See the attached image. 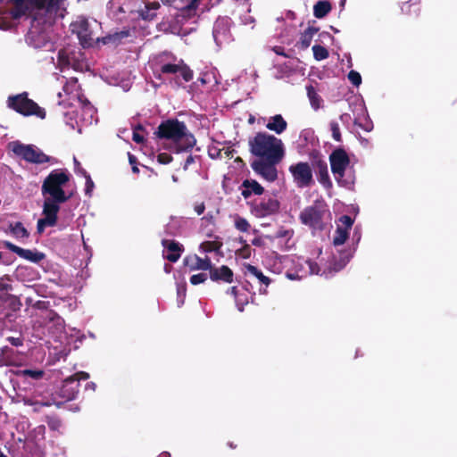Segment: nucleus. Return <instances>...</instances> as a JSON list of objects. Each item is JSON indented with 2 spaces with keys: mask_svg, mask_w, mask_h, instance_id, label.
<instances>
[{
  "mask_svg": "<svg viewBox=\"0 0 457 457\" xmlns=\"http://www.w3.org/2000/svg\"><path fill=\"white\" fill-rule=\"evenodd\" d=\"M88 23L87 21H82L79 24V29L77 31L78 37L83 47H87L92 45L93 38L87 29Z\"/></svg>",
  "mask_w": 457,
  "mask_h": 457,
  "instance_id": "393cba45",
  "label": "nucleus"
},
{
  "mask_svg": "<svg viewBox=\"0 0 457 457\" xmlns=\"http://www.w3.org/2000/svg\"><path fill=\"white\" fill-rule=\"evenodd\" d=\"M195 162V157L193 155H188L187 158L185 161V164L183 166V169L187 170L188 167Z\"/></svg>",
  "mask_w": 457,
  "mask_h": 457,
  "instance_id": "13d9d810",
  "label": "nucleus"
},
{
  "mask_svg": "<svg viewBox=\"0 0 457 457\" xmlns=\"http://www.w3.org/2000/svg\"><path fill=\"white\" fill-rule=\"evenodd\" d=\"M239 243L245 245V244H246V241L243 237H239Z\"/></svg>",
  "mask_w": 457,
  "mask_h": 457,
  "instance_id": "338daca9",
  "label": "nucleus"
},
{
  "mask_svg": "<svg viewBox=\"0 0 457 457\" xmlns=\"http://www.w3.org/2000/svg\"><path fill=\"white\" fill-rule=\"evenodd\" d=\"M46 421L51 430H58L62 426V421L57 416H46Z\"/></svg>",
  "mask_w": 457,
  "mask_h": 457,
  "instance_id": "c9c22d12",
  "label": "nucleus"
},
{
  "mask_svg": "<svg viewBox=\"0 0 457 457\" xmlns=\"http://www.w3.org/2000/svg\"><path fill=\"white\" fill-rule=\"evenodd\" d=\"M330 218V211L323 201H315L313 204L305 207L299 215L301 223L309 227L312 233L323 231Z\"/></svg>",
  "mask_w": 457,
  "mask_h": 457,
  "instance_id": "39448f33",
  "label": "nucleus"
},
{
  "mask_svg": "<svg viewBox=\"0 0 457 457\" xmlns=\"http://www.w3.org/2000/svg\"><path fill=\"white\" fill-rule=\"evenodd\" d=\"M283 157L260 158L251 162L252 170L262 179L273 182L278 179L277 165Z\"/></svg>",
  "mask_w": 457,
  "mask_h": 457,
  "instance_id": "9b49d317",
  "label": "nucleus"
},
{
  "mask_svg": "<svg viewBox=\"0 0 457 457\" xmlns=\"http://www.w3.org/2000/svg\"><path fill=\"white\" fill-rule=\"evenodd\" d=\"M307 96L310 100L311 105L314 110H319L321 106L322 99L317 93L312 85L306 87Z\"/></svg>",
  "mask_w": 457,
  "mask_h": 457,
  "instance_id": "bb28decb",
  "label": "nucleus"
},
{
  "mask_svg": "<svg viewBox=\"0 0 457 457\" xmlns=\"http://www.w3.org/2000/svg\"><path fill=\"white\" fill-rule=\"evenodd\" d=\"M269 130L274 131L276 134H282L287 128V122L281 114L271 116L266 124Z\"/></svg>",
  "mask_w": 457,
  "mask_h": 457,
  "instance_id": "5701e85b",
  "label": "nucleus"
},
{
  "mask_svg": "<svg viewBox=\"0 0 457 457\" xmlns=\"http://www.w3.org/2000/svg\"><path fill=\"white\" fill-rule=\"evenodd\" d=\"M15 375L22 376V377H29L33 379H39L43 377V370H19L15 371Z\"/></svg>",
  "mask_w": 457,
  "mask_h": 457,
  "instance_id": "473e14b6",
  "label": "nucleus"
},
{
  "mask_svg": "<svg viewBox=\"0 0 457 457\" xmlns=\"http://www.w3.org/2000/svg\"><path fill=\"white\" fill-rule=\"evenodd\" d=\"M329 127L333 139L337 142H342V135L340 132L339 124L337 121L332 120L329 123Z\"/></svg>",
  "mask_w": 457,
  "mask_h": 457,
  "instance_id": "e433bc0d",
  "label": "nucleus"
},
{
  "mask_svg": "<svg viewBox=\"0 0 457 457\" xmlns=\"http://www.w3.org/2000/svg\"><path fill=\"white\" fill-rule=\"evenodd\" d=\"M9 352H12V349L8 348V347H4L3 350H2V354L4 355V365L5 366H12V365H14V362L12 361V360H8V359H5L4 355L6 353H8Z\"/></svg>",
  "mask_w": 457,
  "mask_h": 457,
  "instance_id": "864d4df0",
  "label": "nucleus"
},
{
  "mask_svg": "<svg viewBox=\"0 0 457 457\" xmlns=\"http://www.w3.org/2000/svg\"><path fill=\"white\" fill-rule=\"evenodd\" d=\"M250 153L260 158L284 157V145L280 138L267 132H258L248 141Z\"/></svg>",
  "mask_w": 457,
  "mask_h": 457,
  "instance_id": "7ed1b4c3",
  "label": "nucleus"
},
{
  "mask_svg": "<svg viewBox=\"0 0 457 457\" xmlns=\"http://www.w3.org/2000/svg\"><path fill=\"white\" fill-rule=\"evenodd\" d=\"M10 232L17 238L29 237V233L21 221L9 224Z\"/></svg>",
  "mask_w": 457,
  "mask_h": 457,
  "instance_id": "cd10ccee",
  "label": "nucleus"
},
{
  "mask_svg": "<svg viewBox=\"0 0 457 457\" xmlns=\"http://www.w3.org/2000/svg\"><path fill=\"white\" fill-rule=\"evenodd\" d=\"M145 6L147 7V9H150L151 11L156 12V11L161 7V4L158 2H153L146 4Z\"/></svg>",
  "mask_w": 457,
  "mask_h": 457,
  "instance_id": "4d7b16f0",
  "label": "nucleus"
},
{
  "mask_svg": "<svg viewBox=\"0 0 457 457\" xmlns=\"http://www.w3.org/2000/svg\"><path fill=\"white\" fill-rule=\"evenodd\" d=\"M228 291L235 297L236 302L237 303V304H239V300L237 298V294H238L237 287H232L229 288Z\"/></svg>",
  "mask_w": 457,
  "mask_h": 457,
  "instance_id": "680f3d73",
  "label": "nucleus"
},
{
  "mask_svg": "<svg viewBox=\"0 0 457 457\" xmlns=\"http://www.w3.org/2000/svg\"><path fill=\"white\" fill-rule=\"evenodd\" d=\"M162 245L165 251L163 257L170 262H176L181 256L184 251V246L175 240L162 239Z\"/></svg>",
  "mask_w": 457,
  "mask_h": 457,
  "instance_id": "6ab92c4d",
  "label": "nucleus"
},
{
  "mask_svg": "<svg viewBox=\"0 0 457 457\" xmlns=\"http://www.w3.org/2000/svg\"><path fill=\"white\" fill-rule=\"evenodd\" d=\"M4 246L11 252L16 253L21 258L38 263L46 258V254L37 250L24 249L9 241L4 242Z\"/></svg>",
  "mask_w": 457,
  "mask_h": 457,
  "instance_id": "2eb2a0df",
  "label": "nucleus"
},
{
  "mask_svg": "<svg viewBox=\"0 0 457 457\" xmlns=\"http://www.w3.org/2000/svg\"><path fill=\"white\" fill-rule=\"evenodd\" d=\"M293 235V230H287L284 228H280L276 232V238H283V237H291Z\"/></svg>",
  "mask_w": 457,
  "mask_h": 457,
  "instance_id": "09e8293b",
  "label": "nucleus"
},
{
  "mask_svg": "<svg viewBox=\"0 0 457 457\" xmlns=\"http://www.w3.org/2000/svg\"><path fill=\"white\" fill-rule=\"evenodd\" d=\"M7 341L13 346H21L23 345V338L21 337H8Z\"/></svg>",
  "mask_w": 457,
  "mask_h": 457,
  "instance_id": "603ef678",
  "label": "nucleus"
},
{
  "mask_svg": "<svg viewBox=\"0 0 457 457\" xmlns=\"http://www.w3.org/2000/svg\"><path fill=\"white\" fill-rule=\"evenodd\" d=\"M9 280L8 276L0 277V292H8L12 289L11 284L5 283L4 280Z\"/></svg>",
  "mask_w": 457,
  "mask_h": 457,
  "instance_id": "a18cd8bd",
  "label": "nucleus"
},
{
  "mask_svg": "<svg viewBox=\"0 0 457 457\" xmlns=\"http://www.w3.org/2000/svg\"><path fill=\"white\" fill-rule=\"evenodd\" d=\"M222 246L220 241H204L200 245V249L205 253L219 251Z\"/></svg>",
  "mask_w": 457,
  "mask_h": 457,
  "instance_id": "7c9ffc66",
  "label": "nucleus"
},
{
  "mask_svg": "<svg viewBox=\"0 0 457 457\" xmlns=\"http://www.w3.org/2000/svg\"><path fill=\"white\" fill-rule=\"evenodd\" d=\"M318 31L319 28L309 26L303 33H301L300 40L298 42L300 48L303 50L307 49L310 46L314 35Z\"/></svg>",
  "mask_w": 457,
  "mask_h": 457,
  "instance_id": "b1692460",
  "label": "nucleus"
},
{
  "mask_svg": "<svg viewBox=\"0 0 457 457\" xmlns=\"http://www.w3.org/2000/svg\"><path fill=\"white\" fill-rule=\"evenodd\" d=\"M63 402H56V401H37L35 403L36 405H38V406H51L53 404H55L58 408H60L62 406Z\"/></svg>",
  "mask_w": 457,
  "mask_h": 457,
  "instance_id": "3c124183",
  "label": "nucleus"
},
{
  "mask_svg": "<svg viewBox=\"0 0 457 457\" xmlns=\"http://www.w3.org/2000/svg\"><path fill=\"white\" fill-rule=\"evenodd\" d=\"M207 279V275L205 273H198V274H195V275H192L190 277V283L192 285H199L201 283H204L205 282Z\"/></svg>",
  "mask_w": 457,
  "mask_h": 457,
  "instance_id": "ea45409f",
  "label": "nucleus"
},
{
  "mask_svg": "<svg viewBox=\"0 0 457 457\" xmlns=\"http://www.w3.org/2000/svg\"><path fill=\"white\" fill-rule=\"evenodd\" d=\"M0 457H6V456L3 453H1Z\"/></svg>",
  "mask_w": 457,
  "mask_h": 457,
  "instance_id": "774afa93",
  "label": "nucleus"
},
{
  "mask_svg": "<svg viewBox=\"0 0 457 457\" xmlns=\"http://www.w3.org/2000/svg\"><path fill=\"white\" fill-rule=\"evenodd\" d=\"M7 104L9 108L24 116L35 115L40 119L46 117V111L29 99L27 92L9 96Z\"/></svg>",
  "mask_w": 457,
  "mask_h": 457,
  "instance_id": "0eeeda50",
  "label": "nucleus"
},
{
  "mask_svg": "<svg viewBox=\"0 0 457 457\" xmlns=\"http://www.w3.org/2000/svg\"><path fill=\"white\" fill-rule=\"evenodd\" d=\"M280 207L279 202L273 197H263L259 203L252 204V212L258 218H264L276 213Z\"/></svg>",
  "mask_w": 457,
  "mask_h": 457,
  "instance_id": "ddd939ff",
  "label": "nucleus"
},
{
  "mask_svg": "<svg viewBox=\"0 0 457 457\" xmlns=\"http://www.w3.org/2000/svg\"><path fill=\"white\" fill-rule=\"evenodd\" d=\"M288 170L298 187H309L314 183L312 170L308 162H299L292 164L289 166Z\"/></svg>",
  "mask_w": 457,
  "mask_h": 457,
  "instance_id": "f8f14e48",
  "label": "nucleus"
},
{
  "mask_svg": "<svg viewBox=\"0 0 457 457\" xmlns=\"http://www.w3.org/2000/svg\"><path fill=\"white\" fill-rule=\"evenodd\" d=\"M173 157L168 153H160L157 155V162L161 164H169L172 162Z\"/></svg>",
  "mask_w": 457,
  "mask_h": 457,
  "instance_id": "a19ab883",
  "label": "nucleus"
},
{
  "mask_svg": "<svg viewBox=\"0 0 457 457\" xmlns=\"http://www.w3.org/2000/svg\"><path fill=\"white\" fill-rule=\"evenodd\" d=\"M184 264L189 267L191 270H209L212 265V261L209 257H205L204 259H203L195 254L192 256H187L184 259Z\"/></svg>",
  "mask_w": 457,
  "mask_h": 457,
  "instance_id": "4be33fe9",
  "label": "nucleus"
},
{
  "mask_svg": "<svg viewBox=\"0 0 457 457\" xmlns=\"http://www.w3.org/2000/svg\"><path fill=\"white\" fill-rule=\"evenodd\" d=\"M246 272L255 277L262 284L268 287L270 283V278L265 276L257 267L247 264L245 265Z\"/></svg>",
  "mask_w": 457,
  "mask_h": 457,
  "instance_id": "c85d7f7f",
  "label": "nucleus"
},
{
  "mask_svg": "<svg viewBox=\"0 0 457 457\" xmlns=\"http://www.w3.org/2000/svg\"><path fill=\"white\" fill-rule=\"evenodd\" d=\"M160 74L156 78L161 79L162 75H174L170 83L177 87L182 86L183 82H189L193 79L194 72L187 64L180 60L178 63H163L160 65Z\"/></svg>",
  "mask_w": 457,
  "mask_h": 457,
  "instance_id": "6e6552de",
  "label": "nucleus"
},
{
  "mask_svg": "<svg viewBox=\"0 0 457 457\" xmlns=\"http://www.w3.org/2000/svg\"><path fill=\"white\" fill-rule=\"evenodd\" d=\"M79 386L76 379L69 377L62 381V386L58 391V395L63 402L74 400L79 395Z\"/></svg>",
  "mask_w": 457,
  "mask_h": 457,
  "instance_id": "a211bd4d",
  "label": "nucleus"
},
{
  "mask_svg": "<svg viewBox=\"0 0 457 457\" xmlns=\"http://www.w3.org/2000/svg\"><path fill=\"white\" fill-rule=\"evenodd\" d=\"M85 179H86L85 194L87 195H90L91 192L95 187V184H94L90 175H87Z\"/></svg>",
  "mask_w": 457,
  "mask_h": 457,
  "instance_id": "de8ad7c7",
  "label": "nucleus"
},
{
  "mask_svg": "<svg viewBox=\"0 0 457 457\" xmlns=\"http://www.w3.org/2000/svg\"><path fill=\"white\" fill-rule=\"evenodd\" d=\"M12 4L10 15L18 20L22 16L31 15L35 10L45 11L56 15L64 0H9Z\"/></svg>",
  "mask_w": 457,
  "mask_h": 457,
  "instance_id": "20e7f679",
  "label": "nucleus"
},
{
  "mask_svg": "<svg viewBox=\"0 0 457 457\" xmlns=\"http://www.w3.org/2000/svg\"><path fill=\"white\" fill-rule=\"evenodd\" d=\"M70 181V174L66 170H52L44 179L41 193L44 197L43 205L54 206L60 211V205L66 203L72 194H66L63 187Z\"/></svg>",
  "mask_w": 457,
  "mask_h": 457,
  "instance_id": "f03ea898",
  "label": "nucleus"
},
{
  "mask_svg": "<svg viewBox=\"0 0 457 457\" xmlns=\"http://www.w3.org/2000/svg\"><path fill=\"white\" fill-rule=\"evenodd\" d=\"M348 79L355 87H358L361 83V74L355 71H351L348 73Z\"/></svg>",
  "mask_w": 457,
  "mask_h": 457,
  "instance_id": "58836bf2",
  "label": "nucleus"
},
{
  "mask_svg": "<svg viewBox=\"0 0 457 457\" xmlns=\"http://www.w3.org/2000/svg\"><path fill=\"white\" fill-rule=\"evenodd\" d=\"M329 162L331 171L334 174L335 179L341 187H347L348 182L344 179L345 170L350 164V158L346 151L338 147L329 154Z\"/></svg>",
  "mask_w": 457,
  "mask_h": 457,
  "instance_id": "1a4fd4ad",
  "label": "nucleus"
},
{
  "mask_svg": "<svg viewBox=\"0 0 457 457\" xmlns=\"http://www.w3.org/2000/svg\"><path fill=\"white\" fill-rule=\"evenodd\" d=\"M9 146L14 154L30 163L42 164L54 160L32 145H24L19 141H15L10 143Z\"/></svg>",
  "mask_w": 457,
  "mask_h": 457,
  "instance_id": "9d476101",
  "label": "nucleus"
},
{
  "mask_svg": "<svg viewBox=\"0 0 457 457\" xmlns=\"http://www.w3.org/2000/svg\"><path fill=\"white\" fill-rule=\"evenodd\" d=\"M252 253V249L248 244H245V245H242L240 249H237L236 251V254L243 259H248L250 258Z\"/></svg>",
  "mask_w": 457,
  "mask_h": 457,
  "instance_id": "4c0bfd02",
  "label": "nucleus"
},
{
  "mask_svg": "<svg viewBox=\"0 0 457 457\" xmlns=\"http://www.w3.org/2000/svg\"><path fill=\"white\" fill-rule=\"evenodd\" d=\"M312 166L316 170L318 181L324 188L330 190L333 187V183L328 174V164L319 153L313 156Z\"/></svg>",
  "mask_w": 457,
  "mask_h": 457,
  "instance_id": "4468645a",
  "label": "nucleus"
},
{
  "mask_svg": "<svg viewBox=\"0 0 457 457\" xmlns=\"http://www.w3.org/2000/svg\"><path fill=\"white\" fill-rule=\"evenodd\" d=\"M332 9V5L328 1H318L313 6V14L318 19L327 16Z\"/></svg>",
  "mask_w": 457,
  "mask_h": 457,
  "instance_id": "a878e982",
  "label": "nucleus"
},
{
  "mask_svg": "<svg viewBox=\"0 0 457 457\" xmlns=\"http://www.w3.org/2000/svg\"><path fill=\"white\" fill-rule=\"evenodd\" d=\"M251 225L248 220L239 215L235 217V228L241 232H247Z\"/></svg>",
  "mask_w": 457,
  "mask_h": 457,
  "instance_id": "72a5a7b5",
  "label": "nucleus"
},
{
  "mask_svg": "<svg viewBox=\"0 0 457 457\" xmlns=\"http://www.w3.org/2000/svg\"><path fill=\"white\" fill-rule=\"evenodd\" d=\"M209 272H210V278L212 281H215V282L222 281L224 283H232L233 282L234 273H233L232 270L227 265H222L219 268L213 267L212 265V268L209 270Z\"/></svg>",
  "mask_w": 457,
  "mask_h": 457,
  "instance_id": "aec40b11",
  "label": "nucleus"
},
{
  "mask_svg": "<svg viewBox=\"0 0 457 457\" xmlns=\"http://www.w3.org/2000/svg\"><path fill=\"white\" fill-rule=\"evenodd\" d=\"M74 170L77 174L81 175L84 178H86L87 175H89L76 158H74Z\"/></svg>",
  "mask_w": 457,
  "mask_h": 457,
  "instance_id": "49530a36",
  "label": "nucleus"
},
{
  "mask_svg": "<svg viewBox=\"0 0 457 457\" xmlns=\"http://www.w3.org/2000/svg\"><path fill=\"white\" fill-rule=\"evenodd\" d=\"M140 16L143 20L145 21H153L156 17V12L154 11H151L150 9H147L146 6H145V9L141 11Z\"/></svg>",
  "mask_w": 457,
  "mask_h": 457,
  "instance_id": "79ce46f5",
  "label": "nucleus"
},
{
  "mask_svg": "<svg viewBox=\"0 0 457 457\" xmlns=\"http://www.w3.org/2000/svg\"><path fill=\"white\" fill-rule=\"evenodd\" d=\"M71 65L70 55L66 49L62 48L58 51L57 54V66L61 71L68 68Z\"/></svg>",
  "mask_w": 457,
  "mask_h": 457,
  "instance_id": "c756f323",
  "label": "nucleus"
},
{
  "mask_svg": "<svg viewBox=\"0 0 457 457\" xmlns=\"http://www.w3.org/2000/svg\"><path fill=\"white\" fill-rule=\"evenodd\" d=\"M9 298L12 300V304H17L18 307H20L21 305V303L17 296L11 295H9Z\"/></svg>",
  "mask_w": 457,
  "mask_h": 457,
  "instance_id": "e2e57ef3",
  "label": "nucleus"
},
{
  "mask_svg": "<svg viewBox=\"0 0 457 457\" xmlns=\"http://www.w3.org/2000/svg\"><path fill=\"white\" fill-rule=\"evenodd\" d=\"M313 57L316 61H322L328 57L329 53L328 49L320 45H314L312 46Z\"/></svg>",
  "mask_w": 457,
  "mask_h": 457,
  "instance_id": "2f4dec72",
  "label": "nucleus"
},
{
  "mask_svg": "<svg viewBox=\"0 0 457 457\" xmlns=\"http://www.w3.org/2000/svg\"><path fill=\"white\" fill-rule=\"evenodd\" d=\"M137 130H143V127L138 125L133 131L132 139L137 144H142L145 141L144 136L137 132Z\"/></svg>",
  "mask_w": 457,
  "mask_h": 457,
  "instance_id": "37998d69",
  "label": "nucleus"
},
{
  "mask_svg": "<svg viewBox=\"0 0 457 457\" xmlns=\"http://www.w3.org/2000/svg\"><path fill=\"white\" fill-rule=\"evenodd\" d=\"M252 245H255V246H259V247H262L264 245V242L262 240V237H254L253 240H252Z\"/></svg>",
  "mask_w": 457,
  "mask_h": 457,
  "instance_id": "052dcab7",
  "label": "nucleus"
},
{
  "mask_svg": "<svg viewBox=\"0 0 457 457\" xmlns=\"http://www.w3.org/2000/svg\"><path fill=\"white\" fill-rule=\"evenodd\" d=\"M78 98L84 111L90 115V118H92L93 114L96 112L94 106L83 95H79Z\"/></svg>",
  "mask_w": 457,
  "mask_h": 457,
  "instance_id": "f704fd0d",
  "label": "nucleus"
},
{
  "mask_svg": "<svg viewBox=\"0 0 457 457\" xmlns=\"http://www.w3.org/2000/svg\"><path fill=\"white\" fill-rule=\"evenodd\" d=\"M50 24H42L40 21L35 18L25 37L26 43L35 49L54 50V42L50 36Z\"/></svg>",
  "mask_w": 457,
  "mask_h": 457,
  "instance_id": "423d86ee",
  "label": "nucleus"
},
{
  "mask_svg": "<svg viewBox=\"0 0 457 457\" xmlns=\"http://www.w3.org/2000/svg\"><path fill=\"white\" fill-rule=\"evenodd\" d=\"M71 378L76 379L79 384L80 380H87L89 378V375L85 371H79L71 376Z\"/></svg>",
  "mask_w": 457,
  "mask_h": 457,
  "instance_id": "8fccbe9b",
  "label": "nucleus"
},
{
  "mask_svg": "<svg viewBox=\"0 0 457 457\" xmlns=\"http://www.w3.org/2000/svg\"><path fill=\"white\" fill-rule=\"evenodd\" d=\"M200 0H192L189 6L190 7H195L197 5V3L199 2Z\"/></svg>",
  "mask_w": 457,
  "mask_h": 457,
  "instance_id": "69168bd1",
  "label": "nucleus"
},
{
  "mask_svg": "<svg viewBox=\"0 0 457 457\" xmlns=\"http://www.w3.org/2000/svg\"><path fill=\"white\" fill-rule=\"evenodd\" d=\"M178 295H182L183 297L186 295V287H178Z\"/></svg>",
  "mask_w": 457,
  "mask_h": 457,
  "instance_id": "0e129e2a",
  "label": "nucleus"
},
{
  "mask_svg": "<svg viewBox=\"0 0 457 457\" xmlns=\"http://www.w3.org/2000/svg\"><path fill=\"white\" fill-rule=\"evenodd\" d=\"M58 212L54 206L43 205L42 214L44 218L37 220V231L38 234H42L46 227H54L58 220Z\"/></svg>",
  "mask_w": 457,
  "mask_h": 457,
  "instance_id": "dca6fc26",
  "label": "nucleus"
},
{
  "mask_svg": "<svg viewBox=\"0 0 457 457\" xmlns=\"http://www.w3.org/2000/svg\"><path fill=\"white\" fill-rule=\"evenodd\" d=\"M194 210L195 212L198 214V215H201L205 211V205H204V203L202 202V203H196L194 206Z\"/></svg>",
  "mask_w": 457,
  "mask_h": 457,
  "instance_id": "6e6d98bb",
  "label": "nucleus"
},
{
  "mask_svg": "<svg viewBox=\"0 0 457 457\" xmlns=\"http://www.w3.org/2000/svg\"><path fill=\"white\" fill-rule=\"evenodd\" d=\"M128 155H129V162L131 165L133 173H136V174L139 173V169L137 167V158L130 153H128Z\"/></svg>",
  "mask_w": 457,
  "mask_h": 457,
  "instance_id": "c03bdc74",
  "label": "nucleus"
},
{
  "mask_svg": "<svg viewBox=\"0 0 457 457\" xmlns=\"http://www.w3.org/2000/svg\"><path fill=\"white\" fill-rule=\"evenodd\" d=\"M308 265L312 274L318 275L320 273V267L316 262L309 261Z\"/></svg>",
  "mask_w": 457,
  "mask_h": 457,
  "instance_id": "5fc2aeb1",
  "label": "nucleus"
},
{
  "mask_svg": "<svg viewBox=\"0 0 457 457\" xmlns=\"http://www.w3.org/2000/svg\"><path fill=\"white\" fill-rule=\"evenodd\" d=\"M76 83H77V79H73L71 81H68L66 82V84L63 86L62 89L65 93H69V89L70 87H75L76 86Z\"/></svg>",
  "mask_w": 457,
  "mask_h": 457,
  "instance_id": "bf43d9fd",
  "label": "nucleus"
},
{
  "mask_svg": "<svg viewBox=\"0 0 457 457\" xmlns=\"http://www.w3.org/2000/svg\"><path fill=\"white\" fill-rule=\"evenodd\" d=\"M240 189L245 199L249 198L252 195H261L264 193L263 187L255 179H245L240 186Z\"/></svg>",
  "mask_w": 457,
  "mask_h": 457,
  "instance_id": "412c9836",
  "label": "nucleus"
},
{
  "mask_svg": "<svg viewBox=\"0 0 457 457\" xmlns=\"http://www.w3.org/2000/svg\"><path fill=\"white\" fill-rule=\"evenodd\" d=\"M154 135L159 139L174 143L176 153L188 152L196 144L195 136L189 132L185 122L178 119H168L162 121Z\"/></svg>",
  "mask_w": 457,
  "mask_h": 457,
  "instance_id": "f257e3e1",
  "label": "nucleus"
},
{
  "mask_svg": "<svg viewBox=\"0 0 457 457\" xmlns=\"http://www.w3.org/2000/svg\"><path fill=\"white\" fill-rule=\"evenodd\" d=\"M339 221L341 225L337 226L333 237V244L336 246L345 243L349 237V230L353 224V220L348 215L341 216Z\"/></svg>",
  "mask_w": 457,
  "mask_h": 457,
  "instance_id": "f3484780",
  "label": "nucleus"
}]
</instances>
